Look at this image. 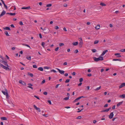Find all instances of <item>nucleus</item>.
Wrapping results in <instances>:
<instances>
[{
    "instance_id": "nucleus-64",
    "label": "nucleus",
    "mask_w": 125,
    "mask_h": 125,
    "mask_svg": "<svg viewBox=\"0 0 125 125\" xmlns=\"http://www.w3.org/2000/svg\"><path fill=\"white\" fill-rule=\"evenodd\" d=\"M122 84L123 87L125 86V83H122Z\"/></svg>"
},
{
    "instance_id": "nucleus-25",
    "label": "nucleus",
    "mask_w": 125,
    "mask_h": 125,
    "mask_svg": "<svg viewBox=\"0 0 125 125\" xmlns=\"http://www.w3.org/2000/svg\"><path fill=\"white\" fill-rule=\"evenodd\" d=\"M100 5H102L103 6H106V4H105L104 3H103L101 2L100 3Z\"/></svg>"
},
{
    "instance_id": "nucleus-23",
    "label": "nucleus",
    "mask_w": 125,
    "mask_h": 125,
    "mask_svg": "<svg viewBox=\"0 0 125 125\" xmlns=\"http://www.w3.org/2000/svg\"><path fill=\"white\" fill-rule=\"evenodd\" d=\"M120 97L122 98H124L125 97V94H123L122 95H120Z\"/></svg>"
},
{
    "instance_id": "nucleus-40",
    "label": "nucleus",
    "mask_w": 125,
    "mask_h": 125,
    "mask_svg": "<svg viewBox=\"0 0 125 125\" xmlns=\"http://www.w3.org/2000/svg\"><path fill=\"white\" fill-rule=\"evenodd\" d=\"M3 62V64L5 65H6L7 64V62L6 61H4Z\"/></svg>"
},
{
    "instance_id": "nucleus-57",
    "label": "nucleus",
    "mask_w": 125,
    "mask_h": 125,
    "mask_svg": "<svg viewBox=\"0 0 125 125\" xmlns=\"http://www.w3.org/2000/svg\"><path fill=\"white\" fill-rule=\"evenodd\" d=\"M20 24L21 25H23V23L22 21H21L20 22Z\"/></svg>"
},
{
    "instance_id": "nucleus-13",
    "label": "nucleus",
    "mask_w": 125,
    "mask_h": 125,
    "mask_svg": "<svg viewBox=\"0 0 125 125\" xmlns=\"http://www.w3.org/2000/svg\"><path fill=\"white\" fill-rule=\"evenodd\" d=\"M28 86L27 87H28L32 89H33V87H31L33 85L31 83H28Z\"/></svg>"
},
{
    "instance_id": "nucleus-59",
    "label": "nucleus",
    "mask_w": 125,
    "mask_h": 125,
    "mask_svg": "<svg viewBox=\"0 0 125 125\" xmlns=\"http://www.w3.org/2000/svg\"><path fill=\"white\" fill-rule=\"evenodd\" d=\"M82 84V83H81V82H80V83L79 84H78V86H81V85Z\"/></svg>"
},
{
    "instance_id": "nucleus-46",
    "label": "nucleus",
    "mask_w": 125,
    "mask_h": 125,
    "mask_svg": "<svg viewBox=\"0 0 125 125\" xmlns=\"http://www.w3.org/2000/svg\"><path fill=\"white\" fill-rule=\"evenodd\" d=\"M123 87V85H122V84L120 85L119 86V89L121 88H122V87Z\"/></svg>"
},
{
    "instance_id": "nucleus-14",
    "label": "nucleus",
    "mask_w": 125,
    "mask_h": 125,
    "mask_svg": "<svg viewBox=\"0 0 125 125\" xmlns=\"http://www.w3.org/2000/svg\"><path fill=\"white\" fill-rule=\"evenodd\" d=\"M100 25L99 24H98L95 27V28L96 30H98L100 29Z\"/></svg>"
},
{
    "instance_id": "nucleus-2",
    "label": "nucleus",
    "mask_w": 125,
    "mask_h": 125,
    "mask_svg": "<svg viewBox=\"0 0 125 125\" xmlns=\"http://www.w3.org/2000/svg\"><path fill=\"white\" fill-rule=\"evenodd\" d=\"M0 65L2 68H3L6 70H10L9 68L8 67H7L4 65L0 63Z\"/></svg>"
},
{
    "instance_id": "nucleus-35",
    "label": "nucleus",
    "mask_w": 125,
    "mask_h": 125,
    "mask_svg": "<svg viewBox=\"0 0 125 125\" xmlns=\"http://www.w3.org/2000/svg\"><path fill=\"white\" fill-rule=\"evenodd\" d=\"M83 78H80L79 79V82H82L83 81Z\"/></svg>"
},
{
    "instance_id": "nucleus-15",
    "label": "nucleus",
    "mask_w": 125,
    "mask_h": 125,
    "mask_svg": "<svg viewBox=\"0 0 125 125\" xmlns=\"http://www.w3.org/2000/svg\"><path fill=\"white\" fill-rule=\"evenodd\" d=\"M31 9V7L30 6H28L27 7H22L21 8V9Z\"/></svg>"
},
{
    "instance_id": "nucleus-55",
    "label": "nucleus",
    "mask_w": 125,
    "mask_h": 125,
    "mask_svg": "<svg viewBox=\"0 0 125 125\" xmlns=\"http://www.w3.org/2000/svg\"><path fill=\"white\" fill-rule=\"evenodd\" d=\"M76 73L75 72H73L72 73V74L73 75H75Z\"/></svg>"
},
{
    "instance_id": "nucleus-50",
    "label": "nucleus",
    "mask_w": 125,
    "mask_h": 125,
    "mask_svg": "<svg viewBox=\"0 0 125 125\" xmlns=\"http://www.w3.org/2000/svg\"><path fill=\"white\" fill-rule=\"evenodd\" d=\"M42 115L43 116H45L46 117H47L48 116V114L45 115V114H43Z\"/></svg>"
},
{
    "instance_id": "nucleus-18",
    "label": "nucleus",
    "mask_w": 125,
    "mask_h": 125,
    "mask_svg": "<svg viewBox=\"0 0 125 125\" xmlns=\"http://www.w3.org/2000/svg\"><path fill=\"white\" fill-rule=\"evenodd\" d=\"M2 120H7V118L5 117H1L0 118Z\"/></svg>"
},
{
    "instance_id": "nucleus-11",
    "label": "nucleus",
    "mask_w": 125,
    "mask_h": 125,
    "mask_svg": "<svg viewBox=\"0 0 125 125\" xmlns=\"http://www.w3.org/2000/svg\"><path fill=\"white\" fill-rule=\"evenodd\" d=\"M5 13H6V11H5L3 10L2 11L1 14L0 15V17H2V16H3L4 15H5Z\"/></svg>"
},
{
    "instance_id": "nucleus-17",
    "label": "nucleus",
    "mask_w": 125,
    "mask_h": 125,
    "mask_svg": "<svg viewBox=\"0 0 125 125\" xmlns=\"http://www.w3.org/2000/svg\"><path fill=\"white\" fill-rule=\"evenodd\" d=\"M3 29L4 30L10 31V28L9 27H6L5 28H4Z\"/></svg>"
},
{
    "instance_id": "nucleus-26",
    "label": "nucleus",
    "mask_w": 125,
    "mask_h": 125,
    "mask_svg": "<svg viewBox=\"0 0 125 125\" xmlns=\"http://www.w3.org/2000/svg\"><path fill=\"white\" fill-rule=\"evenodd\" d=\"M108 109H107L105 110H103L101 111V112L102 113L103 112H108Z\"/></svg>"
},
{
    "instance_id": "nucleus-42",
    "label": "nucleus",
    "mask_w": 125,
    "mask_h": 125,
    "mask_svg": "<svg viewBox=\"0 0 125 125\" xmlns=\"http://www.w3.org/2000/svg\"><path fill=\"white\" fill-rule=\"evenodd\" d=\"M15 14L16 13H10V15L11 16H14Z\"/></svg>"
},
{
    "instance_id": "nucleus-49",
    "label": "nucleus",
    "mask_w": 125,
    "mask_h": 125,
    "mask_svg": "<svg viewBox=\"0 0 125 125\" xmlns=\"http://www.w3.org/2000/svg\"><path fill=\"white\" fill-rule=\"evenodd\" d=\"M48 102L49 104H52L51 101L50 100H48L47 101Z\"/></svg>"
},
{
    "instance_id": "nucleus-27",
    "label": "nucleus",
    "mask_w": 125,
    "mask_h": 125,
    "mask_svg": "<svg viewBox=\"0 0 125 125\" xmlns=\"http://www.w3.org/2000/svg\"><path fill=\"white\" fill-rule=\"evenodd\" d=\"M4 33L7 36H9L10 35L8 33L7 31H6L4 32Z\"/></svg>"
},
{
    "instance_id": "nucleus-58",
    "label": "nucleus",
    "mask_w": 125,
    "mask_h": 125,
    "mask_svg": "<svg viewBox=\"0 0 125 125\" xmlns=\"http://www.w3.org/2000/svg\"><path fill=\"white\" fill-rule=\"evenodd\" d=\"M55 29L57 30L59 29V27L57 26H56L55 27Z\"/></svg>"
},
{
    "instance_id": "nucleus-47",
    "label": "nucleus",
    "mask_w": 125,
    "mask_h": 125,
    "mask_svg": "<svg viewBox=\"0 0 125 125\" xmlns=\"http://www.w3.org/2000/svg\"><path fill=\"white\" fill-rule=\"evenodd\" d=\"M52 72L54 73H56V71L54 69L51 70V72Z\"/></svg>"
},
{
    "instance_id": "nucleus-1",
    "label": "nucleus",
    "mask_w": 125,
    "mask_h": 125,
    "mask_svg": "<svg viewBox=\"0 0 125 125\" xmlns=\"http://www.w3.org/2000/svg\"><path fill=\"white\" fill-rule=\"evenodd\" d=\"M93 58L94 61L96 62H97L100 61H103L104 60L103 57L101 56H99L98 58L94 57Z\"/></svg>"
},
{
    "instance_id": "nucleus-45",
    "label": "nucleus",
    "mask_w": 125,
    "mask_h": 125,
    "mask_svg": "<svg viewBox=\"0 0 125 125\" xmlns=\"http://www.w3.org/2000/svg\"><path fill=\"white\" fill-rule=\"evenodd\" d=\"M78 52V50H75L74 51V53H77Z\"/></svg>"
},
{
    "instance_id": "nucleus-20",
    "label": "nucleus",
    "mask_w": 125,
    "mask_h": 125,
    "mask_svg": "<svg viewBox=\"0 0 125 125\" xmlns=\"http://www.w3.org/2000/svg\"><path fill=\"white\" fill-rule=\"evenodd\" d=\"M73 44L75 46H76L78 44V42H73Z\"/></svg>"
},
{
    "instance_id": "nucleus-54",
    "label": "nucleus",
    "mask_w": 125,
    "mask_h": 125,
    "mask_svg": "<svg viewBox=\"0 0 125 125\" xmlns=\"http://www.w3.org/2000/svg\"><path fill=\"white\" fill-rule=\"evenodd\" d=\"M108 105V104H106L104 106V107H107Z\"/></svg>"
},
{
    "instance_id": "nucleus-7",
    "label": "nucleus",
    "mask_w": 125,
    "mask_h": 125,
    "mask_svg": "<svg viewBox=\"0 0 125 125\" xmlns=\"http://www.w3.org/2000/svg\"><path fill=\"white\" fill-rule=\"evenodd\" d=\"M59 71V73L61 74H64V71L63 70H61L58 68L56 69Z\"/></svg>"
},
{
    "instance_id": "nucleus-16",
    "label": "nucleus",
    "mask_w": 125,
    "mask_h": 125,
    "mask_svg": "<svg viewBox=\"0 0 125 125\" xmlns=\"http://www.w3.org/2000/svg\"><path fill=\"white\" fill-rule=\"evenodd\" d=\"M28 75H30L31 77H32L33 76V74L32 73H30V72H28L27 73Z\"/></svg>"
},
{
    "instance_id": "nucleus-41",
    "label": "nucleus",
    "mask_w": 125,
    "mask_h": 125,
    "mask_svg": "<svg viewBox=\"0 0 125 125\" xmlns=\"http://www.w3.org/2000/svg\"><path fill=\"white\" fill-rule=\"evenodd\" d=\"M45 82V80H43V81H42V82L41 83V84H43Z\"/></svg>"
},
{
    "instance_id": "nucleus-37",
    "label": "nucleus",
    "mask_w": 125,
    "mask_h": 125,
    "mask_svg": "<svg viewBox=\"0 0 125 125\" xmlns=\"http://www.w3.org/2000/svg\"><path fill=\"white\" fill-rule=\"evenodd\" d=\"M69 98V97H66L64 98L63 99L65 100H68Z\"/></svg>"
},
{
    "instance_id": "nucleus-4",
    "label": "nucleus",
    "mask_w": 125,
    "mask_h": 125,
    "mask_svg": "<svg viewBox=\"0 0 125 125\" xmlns=\"http://www.w3.org/2000/svg\"><path fill=\"white\" fill-rule=\"evenodd\" d=\"M1 92L3 93L4 94L6 95L7 98L8 99L9 98V96L8 93H7V92H6L3 90L1 91Z\"/></svg>"
},
{
    "instance_id": "nucleus-51",
    "label": "nucleus",
    "mask_w": 125,
    "mask_h": 125,
    "mask_svg": "<svg viewBox=\"0 0 125 125\" xmlns=\"http://www.w3.org/2000/svg\"><path fill=\"white\" fill-rule=\"evenodd\" d=\"M34 97L36 98L37 99H40L37 96L35 95L34 96Z\"/></svg>"
},
{
    "instance_id": "nucleus-44",
    "label": "nucleus",
    "mask_w": 125,
    "mask_h": 125,
    "mask_svg": "<svg viewBox=\"0 0 125 125\" xmlns=\"http://www.w3.org/2000/svg\"><path fill=\"white\" fill-rule=\"evenodd\" d=\"M49 68V67H48L47 66L44 67V69H48Z\"/></svg>"
},
{
    "instance_id": "nucleus-63",
    "label": "nucleus",
    "mask_w": 125,
    "mask_h": 125,
    "mask_svg": "<svg viewBox=\"0 0 125 125\" xmlns=\"http://www.w3.org/2000/svg\"><path fill=\"white\" fill-rule=\"evenodd\" d=\"M91 24V23L90 22H88L87 23V25H89Z\"/></svg>"
},
{
    "instance_id": "nucleus-6",
    "label": "nucleus",
    "mask_w": 125,
    "mask_h": 125,
    "mask_svg": "<svg viewBox=\"0 0 125 125\" xmlns=\"http://www.w3.org/2000/svg\"><path fill=\"white\" fill-rule=\"evenodd\" d=\"M19 83L22 84V85L26 86V83L25 82L21 80H20L19 81Z\"/></svg>"
},
{
    "instance_id": "nucleus-31",
    "label": "nucleus",
    "mask_w": 125,
    "mask_h": 125,
    "mask_svg": "<svg viewBox=\"0 0 125 125\" xmlns=\"http://www.w3.org/2000/svg\"><path fill=\"white\" fill-rule=\"evenodd\" d=\"M98 40H95L94 41V44H96L98 43L99 42Z\"/></svg>"
},
{
    "instance_id": "nucleus-21",
    "label": "nucleus",
    "mask_w": 125,
    "mask_h": 125,
    "mask_svg": "<svg viewBox=\"0 0 125 125\" xmlns=\"http://www.w3.org/2000/svg\"><path fill=\"white\" fill-rule=\"evenodd\" d=\"M113 61H122L121 59H113Z\"/></svg>"
},
{
    "instance_id": "nucleus-22",
    "label": "nucleus",
    "mask_w": 125,
    "mask_h": 125,
    "mask_svg": "<svg viewBox=\"0 0 125 125\" xmlns=\"http://www.w3.org/2000/svg\"><path fill=\"white\" fill-rule=\"evenodd\" d=\"M123 102H120L119 103H118L117 104V106H118V107L121 104H122V103H123Z\"/></svg>"
},
{
    "instance_id": "nucleus-56",
    "label": "nucleus",
    "mask_w": 125,
    "mask_h": 125,
    "mask_svg": "<svg viewBox=\"0 0 125 125\" xmlns=\"http://www.w3.org/2000/svg\"><path fill=\"white\" fill-rule=\"evenodd\" d=\"M67 62H65L63 64V65H67Z\"/></svg>"
},
{
    "instance_id": "nucleus-9",
    "label": "nucleus",
    "mask_w": 125,
    "mask_h": 125,
    "mask_svg": "<svg viewBox=\"0 0 125 125\" xmlns=\"http://www.w3.org/2000/svg\"><path fill=\"white\" fill-rule=\"evenodd\" d=\"M33 107L36 110H38V112H41V111L40 110V108H39L37 107L35 105H34Z\"/></svg>"
},
{
    "instance_id": "nucleus-43",
    "label": "nucleus",
    "mask_w": 125,
    "mask_h": 125,
    "mask_svg": "<svg viewBox=\"0 0 125 125\" xmlns=\"http://www.w3.org/2000/svg\"><path fill=\"white\" fill-rule=\"evenodd\" d=\"M81 116H79L77 117L76 119H81Z\"/></svg>"
},
{
    "instance_id": "nucleus-53",
    "label": "nucleus",
    "mask_w": 125,
    "mask_h": 125,
    "mask_svg": "<svg viewBox=\"0 0 125 125\" xmlns=\"http://www.w3.org/2000/svg\"><path fill=\"white\" fill-rule=\"evenodd\" d=\"M59 49V47H57L55 49V51H57Z\"/></svg>"
},
{
    "instance_id": "nucleus-3",
    "label": "nucleus",
    "mask_w": 125,
    "mask_h": 125,
    "mask_svg": "<svg viewBox=\"0 0 125 125\" xmlns=\"http://www.w3.org/2000/svg\"><path fill=\"white\" fill-rule=\"evenodd\" d=\"M44 32L45 33H47L49 32V30L48 28L45 27L43 29Z\"/></svg>"
},
{
    "instance_id": "nucleus-19",
    "label": "nucleus",
    "mask_w": 125,
    "mask_h": 125,
    "mask_svg": "<svg viewBox=\"0 0 125 125\" xmlns=\"http://www.w3.org/2000/svg\"><path fill=\"white\" fill-rule=\"evenodd\" d=\"M38 69L39 70L41 71H43V68L42 67H40Z\"/></svg>"
},
{
    "instance_id": "nucleus-8",
    "label": "nucleus",
    "mask_w": 125,
    "mask_h": 125,
    "mask_svg": "<svg viewBox=\"0 0 125 125\" xmlns=\"http://www.w3.org/2000/svg\"><path fill=\"white\" fill-rule=\"evenodd\" d=\"M113 116L114 114L113 112H111L110 113V115H109V118L110 119H112L113 118Z\"/></svg>"
},
{
    "instance_id": "nucleus-52",
    "label": "nucleus",
    "mask_w": 125,
    "mask_h": 125,
    "mask_svg": "<svg viewBox=\"0 0 125 125\" xmlns=\"http://www.w3.org/2000/svg\"><path fill=\"white\" fill-rule=\"evenodd\" d=\"M39 36L40 38L41 39L42 38V35L41 33H40L39 34Z\"/></svg>"
},
{
    "instance_id": "nucleus-12",
    "label": "nucleus",
    "mask_w": 125,
    "mask_h": 125,
    "mask_svg": "<svg viewBox=\"0 0 125 125\" xmlns=\"http://www.w3.org/2000/svg\"><path fill=\"white\" fill-rule=\"evenodd\" d=\"M108 51V50H104V51L103 52V53H102V54L101 55V56H103Z\"/></svg>"
},
{
    "instance_id": "nucleus-33",
    "label": "nucleus",
    "mask_w": 125,
    "mask_h": 125,
    "mask_svg": "<svg viewBox=\"0 0 125 125\" xmlns=\"http://www.w3.org/2000/svg\"><path fill=\"white\" fill-rule=\"evenodd\" d=\"M92 51L93 52H96L97 50L96 49H94L92 50Z\"/></svg>"
},
{
    "instance_id": "nucleus-29",
    "label": "nucleus",
    "mask_w": 125,
    "mask_h": 125,
    "mask_svg": "<svg viewBox=\"0 0 125 125\" xmlns=\"http://www.w3.org/2000/svg\"><path fill=\"white\" fill-rule=\"evenodd\" d=\"M64 45V44L63 43H59V45L60 46H63Z\"/></svg>"
},
{
    "instance_id": "nucleus-60",
    "label": "nucleus",
    "mask_w": 125,
    "mask_h": 125,
    "mask_svg": "<svg viewBox=\"0 0 125 125\" xmlns=\"http://www.w3.org/2000/svg\"><path fill=\"white\" fill-rule=\"evenodd\" d=\"M96 121L95 120H94L93 121V123L94 124H95L96 123Z\"/></svg>"
},
{
    "instance_id": "nucleus-48",
    "label": "nucleus",
    "mask_w": 125,
    "mask_h": 125,
    "mask_svg": "<svg viewBox=\"0 0 125 125\" xmlns=\"http://www.w3.org/2000/svg\"><path fill=\"white\" fill-rule=\"evenodd\" d=\"M47 92H44L43 93V94L45 95H47Z\"/></svg>"
},
{
    "instance_id": "nucleus-30",
    "label": "nucleus",
    "mask_w": 125,
    "mask_h": 125,
    "mask_svg": "<svg viewBox=\"0 0 125 125\" xmlns=\"http://www.w3.org/2000/svg\"><path fill=\"white\" fill-rule=\"evenodd\" d=\"M101 86H100L99 87L97 88L96 89H95V91H97L99 90L101 88Z\"/></svg>"
},
{
    "instance_id": "nucleus-28",
    "label": "nucleus",
    "mask_w": 125,
    "mask_h": 125,
    "mask_svg": "<svg viewBox=\"0 0 125 125\" xmlns=\"http://www.w3.org/2000/svg\"><path fill=\"white\" fill-rule=\"evenodd\" d=\"M26 58L28 60H31V56H29V57L28 56H27Z\"/></svg>"
},
{
    "instance_id": "nucleus-36",
    "label": "nucleus",
    "mask_w": 125,
    "mask_h": 125,
    "mask_svg": "<svg viewBox=\"0 0 125 125\" xmlns=\"http://www.w3.org/2000/svg\"><path fill=\"white\" fill-rule=\"evenodd\" d=\"M70 80L69 79H67L66 81H65V83H68L70 81Z\"/></svg>"
},
{
    "instance_id": "nucleus-34",
    "label": "nucleus",
    "mask_w": 125,
    "mask_h": 125,
    "mask_svg": "<svg viewBox=\"0 0 125 125\" xmlns=\"http://www.w3.org/2000/svg\"><path fill=\"white\" fill-rule=\"evenodd\" d=\"M120 51L121 52H125V49H121L120 50Z\"/></svg>"
},
{
    "instance_id": "nucleus-10",
    "label": "nucleus",
    "mask_w": 125,
    "mask_h": 125,
    "mask_svg": "<svg viewBox=\"0 0 125 125\" xmlns=\"http://www.w3.org/2000/svg\"><path fill=\"white\" fill-rule=\"evenodd\" d=\"M120 54L118 53H115V56H117L116 57L117 58H119L121 57V56L120 55Z\"/></svg>"
},
{
    "instance_id": "nucleus-24",
    "label": "nucleus",
    "mask_w": 125,
    "mask_h": 125,
    "mask_svg": "<svg viewBox=\"0 0 125 125\" xmlns=\"http://www.w3.org/2000/svg\"><path fill=\"white\" fill-rule=\"evenodd\" d=\"M80 99V98L79 97L77 98L74 101H73V102H76V101H77L78 100H79Z\"/></svg>"
},
{
    "instance_id": "nucleus-61",
    "label": "nucleus",
    "mask_w": 125,
    "mask_h": 125,
    "mask_svg": "<svg viewBox=\"0 0 125 125\" xmlns=\"http://www.w3.org/2000/svg\"><path fill=\"white\" fill-rule=\"evenodd\" d=\"M87 76H88L90 77L92 76V74L91 73H89L88 74Z\"/></svg>"
},
{
    "instance_id": "nucleus-62",
    "label": "nucleus",
    "mask_w": 125,
    "mask_h": 125,
    "mask_svg": "<svg viewBox=\"0 0 125 125\" xmlns=\"http://www.w3.org/2000/svg\"><path fill=\"white\" fill-rule=\"evenodd\" d=\"M5 8L6 9H8L7 6L5 4L4 5Z\"/></svg>"
},
{
    "instance_id": "nucleus-32",
    "label": "nucleus",
    "mask_w": 125,
    "mask_h": 125,
    "mask_svg": "<svg viewBox=\"0 0 125 125\" xmlns=\"http://www.w3.org/2000/svg\"><path fill=\"white\" fill-rule=\"evenodd\" d=\"M45 44V43L44 42H42V47L44 48L45 47L44 45Z\"/></svg>"
},
{
    "instance_id": "nucleus-5",
    "label": "nucleus",
    "mask_w": 125,
    "mask_h": 125,
    "mask_svg": "<svg viewBox=\"0 0 125 125\" xmlns=\"http://www.w3.org/2000/svg\"><path fill=\"white\" fill-rule=\"evenodd\" d=\"M80 39L81 40L80 41V42L79 44V46L80 48H81L82 47V45L83 44V42L82 38H80Z\"/></svg>"
},
{
    "instance_id": "nucleus-39",
    "label": "nucleus",
    "mask_w": 125,
    "mask_h": 125,
    "mask_svg": "<svg viewBox=\"0 0 125 125\" xmlns=\"http://www.w3.org/2000/svg\"><path fill=\"white\" fill-rule=\"evenodd\" d=\"M52 4H47L46 5V7H51L52 6Z\"/></svg>"
},
{
    "instance_id": "nucleus-38",
    "label": "nucleus",
    "mask_w": 125,
    "mask_h": 125,
    "mask_svg": "<svg viewBox=\"0 0 125 125\" xmlns=\"http://www.w3.org/2000/svg\"><path fill=\"white\" fill-rule=\"evenodd\" d=\"M33 67L34 68H37V66L36 65H33Z\"/></svg>"
}]
</instances>
